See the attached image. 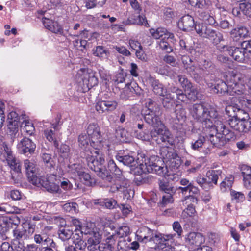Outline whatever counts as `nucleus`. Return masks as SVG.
Listing matches in <instances>:
<instances>
[{"instance_id": "1", "label": "nucleus", "mask_w": 251, "mask_h": 251, "mask_svg": "<svg viewBox=\"0 0 251 251\" xmlns=\"http://www.w3.org/2000/svg\"><path fill=\"white\" fill-rule=\"evenodd\" d=\"M161 155L163 162L166 163L165 166H161L156 163L153 162L151 159L146 158L145 154H140L138 156V160L139 163V173H156L159 176H168L169 179L174 180L175 174L169 173L168 167L173 171L178 169L180 166L182 161L180 157L171 148L164 147L160 150Z\"/></svg>"}, {"instance_id": "2", "label": "nucleus", "mask_w": 251, "mask_h": 251, "mask_svg": "<svg viewBox=\"0 0 251 251\" xmlns=\"http://www.w3.org/2000/svg\"><path fill=\"white\" fill-rule=\"evenodd\" d=\"M93 163L97 166L96 168L93 167L94 171L97 173V175L105 183H107L106 186L109 187L110 192L115 193L119 192L123 194L124 199L127 200L130 199L131 194H133V192L131 189H128L130 183L128 179L124 176L113 178L103 167L104 161L102 158L100 157L99 162L96 161L93 162Z\"/></svg>"}, {"instance_id": "3", "label": "nucleus", "mask_w": 251, "mask_h": 251, "mask_svg": "<svg viewBox=\"0 0 251 251\" xmlns=\"http://www.w3.org/2000/svg\"><path fill=\"white\" fill-rule=\"evenodd\" d=\"M189 112L195 120L202 124L204 130L212 128L215 120L221 118L216 108L208 104H194L189 108Z\"/></svg>"}, {"instance_id": "4", "label": "nucleus", "mask_w": 251, "mask_h": 251, "mask_svg": "<svg viewBox=\"0 0 251 251\" xmlns=\"http://www.w3.org/2000/svg\"><path fill=\"white\" fill-rule=\"evenodd\" d=\"M87 133L88 136L91 138V146L94 148L93 151H90L87 152V161L88 166L94 171V168L97 167L93 162L97 161L99 162L100 157L102 158L105 162L104 155L100 151L103 145L100 134V130L98 125L96 123L90 124L87 127Z\"/></svg>"}, {"instance_id": "5", "label": "nucleus", "mask_w": 251, "mask_h": 251, "mask_svg": "<svg viewBox=\"0 0 251 251\" xmlns=\"http://www.w3.org/2000/svg\"><path fill=\"white\" fill-rule=\"evenodd\" d=\"M221 118L214 122L212 128H205L209 130V140L215 147L220 148L227 141L235 139L234 133L230 130L221 121Z\"/></svg>"}, {"instance_id": "6", "label": "nucleus", "mask_w": 251, "mask_h": 251, "mask_svg": "<svg viewBox=\"0 0 251 251\" xmlns=\"http://www.w3.org/2000/svg\"><path fill=\"white\" fill-rule=\"evenodd\" d=\"M136 235L137 239L140 242L147 243V242L153 241L156 243L160 244L163 242L169 241L174 239L176 234H155L153 231L146 226H143L138 229L136 231Z\"/></svg>"}, {"instance_id": "7", "label": "nucleus", "mask_w": 251, "mask_h": 251, "mask_svg": "<svg viewBox=\"0 0 251 251\" xmlns=\"http://www.w3.org/2000/svg\"><path fill=\"white\" fill-rule=\"evenodd\" d=\"M248 119V113L245 110L240 108L236 113L235 118L228 120V125L232 129L238 133H249L251 131V121Z\"/></svg>"}, {"instance_id": "8", "label": "nucleus", "mask_w": 251, "mask_h": 251, "mask_svg": "<svg viewBox=\"0 0 251 251\" xmlns=\"http://www.w3.org/2000/svg\"><path fill=\"white\" fill-rule=\"evenodd\" d=\"M229 92L230 95H240L244 94L245 90L244 85L245 75L234 71L229 72L226 75Z\"/></svg>"}, {"instance_id": "9", "label": "nucleus", "mask_w": 251, "mask_h": 251, "mask_svg": "<svg viewBox=\"0 0 251 251\" xmlns=\"http://www.w3.org/2000/svg\"><path fill=\"white\" fill-rule=\"evenodd\" d=\"M197 66H195L193 78L196 81L199 82L205 76L213 72L214 65L209 61L205 59L202 56L196 59Z\"/></svg>"}, {"instance_id": "10", "label": "nucleus", "mask_w": 251, "mask_h": 251, "mask_svg": "<svg viewBox=\"0 0 251 251\" xmlns=\"http://www.w3.org/2000/svg\"><path fill=\"white\" fill-rule=\"evenodd\" d=\"M151 136L152 139L155 140L158 144L164 143L173 145L174 142L171 133L164 124L151 130Z\"/></svg>"}, {"instance_id": "11", "label": "nucleus", "mask_w": 251, "mask_h": 251, "mask_svg": "<svg viewBox=\"0 0 251 251\" xmlns=\"http://www.w3.org/2000/svg\"><path fill=\"white\" fill-rule=\"evenodd\" d=\"M159 190L164 193L161 203L165 205L174 201L173 196L176 193V189L169 181L164 178L158 181Z\"/></svg>"}, {"instance_id": "12", "label": "nucleus", "mask_w": 251, "mask_h": 251, "mask_svg": "<svg viewBox=\"0 0 251 251\" xmlns=\"http://www.w3.org/2000/svg\"><path fill=\"white\" fill-rule=\"evenodd\" d=\"M222 48L223 51L227 52L236 61L244 62L245 61L246 52L242 46L239 48L223 46Z\"/></svg>"}, {"instance_id": "13", "label": "nucleus", "mask_w": 251, "mask_h": 251, "mask_svg": "<svg viewBox=\"0 0 251 251\" xmlns=\"http://www.w3.org/2000/svg\"><path fill=\"white\" fill-rule=\"evenodd\" d=\"M142 90L136 83L127 84L121 92L120 98L124 100L130 99L134 94L140 96L142 94Z\"/></svg>"}, {"instance_id": "14", "label": "nucleus", "mask_w": 251, "mask_h": 251, "mask_svg": "<svg viewBox=\"0 0 251 251\" xmlns=\"http://www.w3.org/2000/svg\"><path fill=\"white\" fill-rule=\"evenodd\" d=\"M142 154V153L138 154L137 156V159L136 163L138 165L136 167L135 173H138L139 175L142 174V173H139L138 171H140L139 169H137L138 167L139 166V163L138 160V156L139 155ZM116 159L120 163H122L124 165L127 166H134L136 165V162L135 161V158L132 155L129 153H126L124 152H119L116 156Z\"/></svg>"}, {"instance_id": "15", "label": "nucleus", "mask_w": 251, "mask_h": 251, "mask_svg": "<svg viewBox=\"0 0 251 251\" xmlns=\"http://www.w3.org/2000/svg\"><path fill=\"white\" fill-rule=\"evenodd\" d=\"M204 241V237L200 233L191 232L185 236V243L188 246L198 247Z\"/></svg>"}, {"instance_id": "16", "label": "nucleus", "mask_w": 251, "mask_h": 251, "mask_svg": "<svg viewBox=\"0 0 251 251\" xmlns=\"http://www.w3.org/2000/svg\"><path fill=\"white\" fill-rule=\"evenodd\" d=\"M117 102L115 100H101L97 102L95 108L99 113L111 112L116 109Z\"/></svg>"}, {"instance_id": "17", "label": "nucleus", "mask_w": 251, "mask_h": 251, "mask_svg": "<svg viewBox=\"0 0 251 251\" xmlns=\"http://www.w3.org/2000/svg\"><path fill=\"white\" fill-rule=\"evenodd\" d=\"M24 167L29 181L34 185H37L39 178L35 174V164L32 161L26 159L24 161Z\"/></svg>"}, {"instance_id": "18", "label": "nucleus", "mask_w": 251, "mask_h": 251, "mask_svg": "<svg viewBox=\"0 0 251 251\" xmlns=\"http://www.w3.org/2000/svg\"><path fill=\"white\" fill-rule=\"evenodd\" d=\"M34 240L36 243L41 245L44 248L48 247L54 248L55 246L53 240L44 232L36 233L34 236Z\"/></svg>"}, {"instance_id": "19", "label": "nucleus", "mask_w": 251, "mask_h": 251, "mask_svg": "<svg viewBox=\"0 0 251 251\" xmlns=\"http://www.w3.org/2000/svg\"><path fill=\"white\" fill-rule=\"evenodd\" d=\"M18 148L21 153L25 154L33 153L36 149V145L30 139L25 137L18 143Z\"/></svg>"}, {"instance_id": "20", "label": "nucleus", "mask_w": 251, "mask_h": 251, "mask_svg": "<svg viewBox=\"0 0 251 251\" xmlns=\"http://www.w3.org/2000/svg\"><path fill=\"white\" fill-rule=\"evenodd\" d=\"M101 239V235L100 232L95 229L88 236L86 247L90 251H94L97 249V246Z\"/></svg>"}, {"instance_id": "21", "label": "nucleus", "mask_w": 251, "mask_h": 251, "mask_svg": "<svg viewBox=\"0 0 251 251\" xmlns=\"http://www.w3.org/2000/svg\"><path fill=\"white\" fill-rule=\"evenodd\" d=\"M42 22L44 26L49 30L55 34L63 35L64 33L63 29L56 21L43 18Z\"/></svg>"}, {"instance_id": "22", "label": "nucleus", "mask_w": 251, "mask_h": 251, "mask_svg": "<svg viewBox=\"0 0 251 251\" xmlns=\"http://www.w3.org/2000/svg\"><path fill=\"white\" fill-rule=\"evenodd\" d=\"M40 184L46 190L51 193H60L61 192L59 185L49 181V178L44 176L40 177L38 181V184Z\"/></svg>"}, {"instance_id": "23", "label": "nucleus", "mask_w": 251, "mask_h": 251, "mask_svg": "<svg viewBox=\"0 0 251 251\" xmlns=\"http://www.w3.org/2000/svg\"><path fill=\"white\" fill-rule=\"evenodd\" d=\"M196 24L194 18L192 16L187 15L183 16L179 21L178 26L183 31H190L194 28Z\"/></svg>"}, {"instance_id": "24", "label": "nucleus", "mask_w": 251, "mask_h": 251, "mask_svg": "<svg viewBox=\"0 0 251 251\" xmlns=\"http://www.w3.org/2000/svg\"><path fill=\"white\" fill-rule=\"evenodd\" d=\"M161 113H144V120L149 125L151 126L153 129L160 126L163 123L161 120L160 115Z\"/></svg>"}, {"instance_id": "25", "label": "nucleus", "mask_w": 251, "mask_h": 251, "mask_svg": "<svg viewBox=\"0 0 251 251\" xmlns=\"http://www.w3.org/2000/svg\"><path fill=\"white\" fill-rule=\"evenodd\" d=\"M178 81L180 83L182 87L186 90H190V93L189 94L190 98L195 100L197 98V91L195 89L193 88L192 83L188 80L184 75H178Z\"/></svg>"}, {"instance_id": "26", "label": "nucleus", "mask_w": 251, "mask_h": 251, "mask_svg": "<svg viewBox=\"0 0 251 251\" xmlns=\"http://www.w3.org/2000/svg\"><path fill=\"white\" fill-rule=\"evenodd\" d=\"M150 33L156 39L166 40V39L168 38L173 39L174 37L173 34L168 32L165 28L162 27L151 29H150Z\"/></svg>"}, {"instance_id": "27", "label": "nucleus", "mask_w": 251, "mask_h": 251, "mask_svg": "<svg viewBox=\"0 0 251 251\" xmlns=\"http://www.w3.org/2000/svg\"><path fill=\"white\" fill-rule=\"evenodd\" d=\"M116 239L114 234L107 237L102 242H100L98 245L97 248L100 251H113L114 248Z\"/></svg>"}, {"instance_id": "28", "label": "nucleus", "mask_w": 251, "mask_h": 251, "mask_svg": "<svg viewBox=\"0 0 251 251\" xmlns=\"http://www.w3.org/2000/svg\"><path fill=\"white\" fill-rule=\"evenodd\" d=\"M210 12V10L209 9L199 11L198 18L203 21L206 24L210 25H215L217 24L216 20Z\"/></svg>"}, {"instance_id": "29", "label": "nucleus", "mask_w": 251, "mask_h": 251, "mask_svg": "<svg viewBox=\"0 0 251 251\" xmlns=\"http://www.w3.org/2000/svg\"><path fill=\"white\" fill-rule=\"evenodd\" d=\"M149 82L152 88L153 92L156 95L163 96L168 92V91L164 88L163 85L158 80L153 77H151L149 78Z\"/></svg>"}, {"instance_id": "30", "label": "nucleus", "mask_w": 251, "mask_h": 251, "mask_svg": "<svg viewBox=\"0 0 251 251\" xmlns=\"http://www.w3.org/2000/svg\"><path fill=\"white\" fill-rule=\"evenodd\" d=\"M88 136L86 134L82 133L79 136L78 138L79 146L81 148L85 151V157L86 160L87 151H93L94 150V148L91 146V141Z\"/></svg>"}, {"instance_id": "31", "label": "nucleus", "mask_w": 251, "mask_h": 251, "mask_svg": "<svg viewBox=\"0 0 251 251\" xmlns=\"http://www.w3.org/2000/svg\"><path fill=\"white\" fill-rule=\"evenodd\" d=\"M72 242L75 245H77V247L85 249L86 247V243L83 240V235L77 227H76L72 236Z\"/></svg>"}, {"instance_id": "32", "label": "nucleus", "mask_w": 251, "mask_h": 251, "mask_svg": "<svg viewBox=\"0 0 251 251\" xmlns=\"http://www.w3.org/2000/svg\"><path fill=\"white\" fill-rule=\"evenodd\" d=\"M83 82L87 85L88 87H93L98 84V80L96 75V73L89 70L85 74Z\"/></svg>"}, {"instance_id": "33", "label": "nucleus", "mask_w": 251, "mask_h": 251, "mask_svg": "<svg viewBox=\"0 0 251 251\" xmlns=\"http://www.w3.org/2000/svg\"><path fill=\"white\" fill-rule=\"evenodd\" d=\"M204 38L213 40L214 43H217L223 40V35L208 26Z\"/></svg>"}, {"instance_id": "34", "label": "nucleus", "mask_w": 251, "mask_h": 251, "mask_svg": "<svg viewBox=\"0 0 251 251\" xmlns=\"http://www.w3.org/2000/svg\"><path fill=\"white\" fill-rule=\"evenodd\" d=\"M3 155L6 159L8 165L10 167L11 170L14 167V165L17 166V163L20 162L19 160L16 158L13 154L11 151L8 148L4 150Z\"/></svg>"}, {"instance_id": "35", "label": "nucleus", "mask_w": 251, "mask_h": 251, "mask_svg": "<svg viewBox=\"0 0 251 251\" xmlns=\"http://www.w3.org/2000/svg\"><path fill=\"white\" fill-rule=\"evenodd\" d=\"M181 60L184 69L187 70L188 73L194 77L195 66L192 64L191 58L188 56L183 55L182 56Z\"/></svg>"}, {"instance_id": "36", "label": "nucleus", "mask_w": 251, "mask_h": 251, "mask_svg": "<svg viewBox=\"0 0 251 251\" xmlns=\"http://www.w3.org/2000/svg\"><path fill=\"white\" fill-rule=\"evenodd\" d=\"M25 232V228L23 226H17L14 229H13V238L12 240L13 244H15L16 242H18L22 239H25L26 234Z\"/></svg>"}, {"instance_id": "37", "label": "nucleus", "mask_w": 251, "mask_h": 251, "mask_svg": "<svg viewBox=\"0 0 251 251\" xmlns=\"http://www.w3.org/2000/svg\"><path fill=\"white\" fill-rule=\"evenodd\" d=\"M213 91L216 93L221 94H225V93H228V82L226 81V83L222 80H218L213 88Z\"/></svg>"}, {"instance_id": "38", "label": "nucleus", "mask_w": 251, "mask_h": 251, "mask_svg": "<svg viewBox=\"0 0 251 251\" xmlns=\"http://www.w3.org/2000/svg\"><path fill=\"white\" fill-rule=\"evenodd\" d=\"M164 98L162 100V104L164 108L169 109L174 106V96L170 92V88L168 90V92L163 96Z\"/></svg>"}, {"instance_id": "39", "label": "nucleus", "mask_w": 251, "mask_h": 251, "mask_svg": "<svg viewBox=\"0 0 251 251\" xmlns=\"http://www.w3.org/2000/svg\"><path fill=\"white\" fill-rule=\"evenodd\" d=\"M222 171L220 170L209 171L206 173V178H207V183H213L217 184V180L221 176Z\"/></svg>"}, {"instance_id": "40", "label": "nucleus", "mask_w": 251, "mask_h": 251, "mask_svg": "<svg viewBox=\"0 0 251 251\" xmlns=\"http://www.w3.org/2000/svg\"><path fill=\"white\" fill-rule=\"evenodd\" d=\"M58 234L59 238L62 241L65 242L71 238L73 231L68 228L61 227L58 230Z\"/></svg>"}, {"instance_id": "41", "label": "nucleus", "mask_w": 251, "mask_h": 251, "mask_svg": "<svg viewBox=\"0 0 251 251\" xmlns=\"http://www.w3.org/2000/svg\"><path fill=\"white\" fill-rule=\"evenodd\" d=\"M231 34L237 39L245 38L248 36V30L245 27L240 26L233 29L231 31Z\"/></svg>"}, {"instance_id": "42", "label": "nucleus", "mask_w": 251, "mask_h": 251, "mask_svg": "<svg viewBox=\"0 0 251 251\" xmlns=\"http://www.w3.org/2000/svg\"><path fill=\"white\" fill-rule=\"evenodd\" d=\"M21 128L23 132L29 135H32L35 131L33 124L28 120H24L22 122Z\"/></svg>"}, {"instance_id": "43", "label": "nucleus", "mask_w": 251, "mask_h": 251, "mask_svg": "<svg viewBox=\"0 0 251 251\" xmlns=\"http://www.w3.org/2000/svg\"><path fill=\"white\" fill-rule=\"evenodd\" d=\"M196 212L194 206L192 204H189L186 208L183 210L181 217L185 221H188V218L194 216Z\"/></svg>"}, {"instance_id": "44", "label": "nucleus", "mask_w": 251, "mask_h": 251, "mask_svg": "<svg viewBox=\"0 0 251 251\" xmlns=\"http://www.w3.org/2000/svg\"><path fill=\"white\" fill-rule=\"evenodd\" d=\"M80 180L86 185L91 186L95 184V180L91 177V176L87 173L84 172L78 177Z\"/></svg>"}, {"instance_id": "45", "label": "nucleus", "mask_w": 251, "mask_h": 251, "mask_svg": "<svg viewBox=\"0 0 251 251\" xmlns=\"http://www.w3.org/2000/svg\"><path fill=\"white\" fill-rule=\"evenodd\" d=\"M234 181V177L230 176L226 177L220 184V189L222 192H226L228 189H230Z\"/></svg>"}, {"instance_id": "46", "label": "nucleus", "mask_w": 251, "mask_h": 251, "mask_svg": "<svg viewBox=\"0 0 251 251\" xmlns=\"http://www.w3.org/2000/svg\"><path fill=\"white\" fill-rule=\"evenodd\" d=\"M176 106L178 108L176 109L175 111V114L176 115V119L175 120L177 121L178 122L184 121L186 118V112L185 110L178 105H176Z\"/></svg>"}, {"instance_id": "47", "label": "nucleus", "mask_w": 251, "mask_h": 251, "mask_svg": "<svg viewBox=\"0 0 251 251\" xmlns=\"http://www.w3.org/2000/svg\"><path fill=\"white\" fill-rule=\"evenodd\" d=\"M170 88L171 93L176 94L178 100L183 102L186 101L187 100V96L183 93L182 90L176 87H171Z\"/></svg>"}, {"instance_id": "48", "label": "nucleus", "mask_w": 251, "mask_h": 251, "mask_svg": "<svg viewBox=\"0 0 251 251\" xmlns=\"http://www.w3.org/2000/svg\"><path fill=\"white\" fill-rule=\"evenodd\" d=\"M130 232V229L128 226H122L119 227L116 231V233L114 236L115 238L118 236L120 239L126 237Z\"/></svg>"}, {"instance_id": "49", "label": "nucleus", "mask_w": 251, "mask_h": 251, "mask_svg": "<svg viewBox=\"0 0 251 251\" xmlns=\"http://www.w3.org/2000/svg\"><path fill=\"white\" fill-rule=\"evenodd\" d=\"M8 226L9 223L7 218L3 216H0V234L1 235H4L8 231Z\"/></svg>"}, {"instance_id": "50", "label": "nucleus", "mask_w": 251, "mask_h": 251, "mask_svg": "<svg viewBox=\"0 0 251 251\" xmlns=\"http://www.w3.org/2000/svg\"><path fill=\"white\" fill-rule=\"evenodd\" d=\"M42 158L46 166L50 168H54L55 163L51 158V155L49 153H44L42 154Z\"/></svg>"}, {"instance_id": "51", "label": "nucleus", "mask_w": 251, "mask_h": 251, "mask_svg": "<svg viewBox=\"0 0 251 251\" xmlns=\"http://www.w3.org/2000/svg\"><path fill=\"white\" fill-rule=\"evenodd\" d=\"M108 168L111 172L115 174L116 177L123 176L121 170L117 167L113 159H109L108 162Z\"/></svg>"}, {"instance_id": "52", "label": "nucleus", "mask_w": 251, "mask_h": 251, "mask_svg": "<svg viewBox=\"0 0 251 251\" xmlns=\"http://www.w3.org/2000/svg\"><path fill=\"white\" fill-rule=\"evenodd\" d=\"M134 136L139 139L142 140L150 141L152 139L151 136V131L150 134H148L145 131H141L137 130H135L134 133H133Z\"/></svg>"}, {"instance_id": "53", "label": "nucleus", "mask_w": 251, "mask_h": 251, "mask_svg": "<svg viewBox=\"0 0 251 251\" xmlns=\"http://www.w3.org/2000/svg\"><path fill=\"white\" fill-rule=\"evenodd\" d=\"M129 24H137L138 25H146L147 23L146 17L144 15H139L137 18H129L128 19Z\"/></svg>"}, {"instance_id": "54", "label": "nucleus", "mask_w": 251, "mask_h": 251, "mask_svg": "<svg viewBox=\"0 0 251 251\" xmlns=\"http://www.w3.org/2000/svg\"><path fill=\"white\" fill-rule=\"evenodd\" d=\"M69 171L71 173L74 174L75 176L78 177L84 171V169L82 166L79 164H73L69 166Z\"/></svg>"}, {"instance_id": "55", "label": "nucleus", "mask_w": 251, "mask_h": 251, "mask_svg": "<svg viewBox=\"0 0 251 251\" xmlns=\"http://www.w3.org/2000/svg\"><path fill=\"white\" fill-rule=\"evenodd\" d=\"M93 54L99 57H103L107 55L108 50L102 46H98L93 50Z\"/></svg>"}, {"instance_id": "56", "label": "nucleus", "mask_w": 251, "mask_h": 251, "mask_svg": "<svg viewBox=\"0 0 251 251\" xmlns=\"http://www.w3.org/2000/svg\"><path fill=\"white\" fill-rule=\"evenodd\" d=\"M239 9L248 17H251V4L250 3H241L239 4Z\"/></svg>"}, {"instance_id": "57", "label": "nucleus", "mask_w": 251, "mask_h": 251, "mask_svg": "<svg viewBox=\"0 0 251 251\" xmlns=\"http://www.w3.org/2000/svg\"><path fill=\"white\" fill-rule=\"evenodd\" d=\"M129 248V241L124 238L120 239L117 243V248L118 251H126Z\"/></svg>"}, {"instance_id": "58", "label": "nucleus", "mask_w": 251, "mask_h": 251, "mask_svg": "<svg viewBox=\"0 0 251 251\" xmlns=\"http://www.w3.org/2000/svg\"><path fill=\"white\" fill-rule=\"evenodd\" d=\"M205 141L204 136H200L197 140L191 143V148L194 150H198L199 148L202 147Z\"/></svg>"}, {"instance_id": "59", "label": "nucleus", "mask_w": 251, "mask_h": 251, "mask_svg": "<svg viewBox=\"0 0 251 251\" xmlns=\"http://www.w3.org/2000/svg\"><path fill=\"white\" fill-rule=\"evenodd\" d=\"M158 45L160 49L167 53H170L173 50L171 46L165 40H161L158 41Z\"/></svg>"}, {"instance_id": "60", "label": "nucleus", "mask_w": 251, "mask_h": 251, "mask_svg": "<svg viewBox=\"0 0 251 251\" xmlns=\"http://www.w3.org/2000/svg\"><path fill=\"white\" fill-rule=\"evenodd\" d=\"M92 225L91 224H90V226L88 224L84 226H79L78 229L82 234V235H88V236L91 234L93 231L95 230L94 228L92 227Z\"/></svg>"}, {"instance_id": "61", "label": "nucleus", "mask_w": 251, "mask_h": 251, "mask_svg": "<svg viewBox=\"0 0 251 251\" xmlns=\"http://www.w3.org/2000/svg\"><path fill=\"white\" fill-rule=\"evenodd\" d=\"M7 126L10 134H12L17 132L19 127V121L14 120V121H8Z\"/></svg>"}, {"instance_id": "62", "label": "nucleus", "mask_w": 251, "mask_h": 251, "mask_svg": "<svg viewBox=\"0 0 251 251\" xmlns=\"http://www.w3.org/2000/svg\"><path fill=\"white\" fill-rule=\"evenodd\" d=\"M219 241L218 234L215 233H210L208 234L207 242L210 245H216Z\"/></svg>"}, {"instance_id": "63", "label": "nucleus", "mask_w": 251, "mask_h": 251, "mask_svg": "<svg viewBox=\"0 0 251 251\" xmlns=\"http://www.w3.org/2000/svg\"><path fill=\"white\" fill-rule=\"evenodd\" d=\"M173 230L176 233L177 237L180 238L183 233V229L179 222L175 221L172 224Z\"/></svg>"}, {"instance_id": "64", "label": "nucleus", "mask_w": 251, "mask_h": 251, "mask_svg": "<svg viewBox=\"0 0 251 251\" xmlns=\"http://www.w3.org/2000/svg\"><path fill=\"white\" fill-rule=\"evenodd\" d=\"M231 196L232 197V199L233 200H235L236 202L243 201L245 199L244 194L241 192L231 191Z\"/></svg>"}]
</instances>
